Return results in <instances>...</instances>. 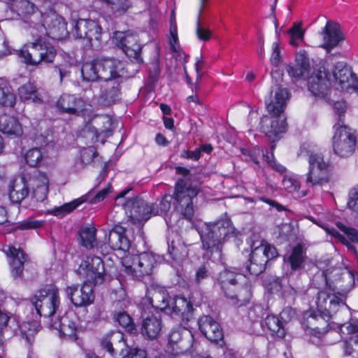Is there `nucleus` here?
Segmentation results:
<instances>
[{
    "label": "nucleus",
    "instance_id": "nucleus-1",
    "mask_svg": "<svg viewBox=\"0 0 358 358\" xmlns=\"http://www.w3.org/2000/svg\"><path fill=\"white\" fill-rule=\"evenodd\" d=\"M308 87L313 96L329 101L336 91L358 94V78L345 63L337 62L330 71L315 70L308 78Z\"/></svg>",
    "mask_w": 358,
    "mask_h": 358
},
{
    "label": "nucleus",
    "instance_id": "nucleus-2",
    "mask_svg": "<svg viewBox=\"0 0 358 358\" xmlns=\"http://www.w3.org/2000/svg\"><path fill=\"white\" fill-rule=\"evenodd\" d=\"M82 76L87 81L103 80L104 90L100 96V103L110 105L120 98L119 81L124 73V63L115 58H99L85 63L81 69Z\"/></svg>",
    "mask_w": 358,
    "mask_h": 358
},
{
    "label": "nucleus",
    "instance_id": "nucleus-3",
    "mask_svg": "<svg viewBox=\"0 0 358 358\" xmlns=\"http://www.w3.org/2000/svg\"><path fill=\"white\" fill-rule=\"evenodd\" d=\"M289 93L285 88L275 87L266 100L269 115L264 116L261 121V129L272 141H278L280 135L286 131L285 118L282 115L285 110Z\"/></svg>",
    "mask_w": 358,
    "mask_h": 358
},
{
    "label": "nucleus",
    "instance_id": "nucleus-4",
    "mask_svg": "<svg viewBox=\"0 0 358 358\" xmlns=\"http://www.w3.org/2000/svg\"><path fill=\"white\" fill-rule=\"evenodd\" d=\"M217 282L229 304L241 306L250 300L251 285L245 275L225 268L220 273Z\"/></svg>",
    "mask_w": 358,
    "mask_h": 358
},
{
    "label": "nucleus",
    "instance_id": "nucleus-5",
    "mask_svg": "<svg viewBox=\"0 0 358 358\" xmlns=\"http://www.w3.org/2000/svg\"><path fill=\"white\" fill-rule=\"evenodd\" d=\"M147 298L151 306L171 315L178 316L183 321H189L193 315V306L190 301L184 296L171 298L165 292L149 291Z\"/></svg>",
    "mask_w": 358,
    "mask_h": 358
},
{
    "label": "nucleus",
    "instance_id": "nucleus-6",
    "mask_svg": "<svg viewBox=\"0 0 358 358\" xmlns=\"http://www.w3.org/2000/svg\"><path fill=\"white\" fill-rule=\"evenodd\" d=\"M197 230L202 241L203 248L212 254L217 253L219 257L222 245L234 234V228L229 219L220 220L215 223H203Z\"/></svg>",
    "mask_w": 358,
    "mask_h": 358
},
{
    "label": "nucleus",
    "instance_id": "nucleus-7",
    "mask_svg": "<svg viewBox=\"0 0 358 358\" xmlns=\"http://www.w3.org/2000/svg\"><path fill=\"white\" fill-rule=\"evenodd\" d=\"M177 173L183 175L184 178L178 179L174 192L176 201V210L185 217L190 220L193 216V199L199 192L196 182H193L189 178V171L185 168H177Z\"/></svg>",
    "mask_w": 358,
    "mask_h": 358
},
{
    "label": "nucleus",
    "instance_id": "nucleus-8",
    "mask_svg": "<svg viewBox=\"0 0 358 358\" xmlns=\"http://www.w3.org/2000/svg\"><path fill=\"white\" fill-rule=\"evenodd\" d=\"M32 38V42L27 43L20 50H15L21 62L31 66H37L42 63H52L57 55L55 48L45 42V38Z\"/></svg>",
    "mask_w": 358,
    "mask_h": 358
},
{
    "label": "nucleus",
    "instance_id": "nucleus-9",
    "mask_svg": "<svg viewBox=\"0 0 358 358\" xmlns=\"http://www.w3.org/2000/svg\"><path fill=\"white\" fill-rule=\"evenodd\" d=\"M67 22L65 19L55 11L50 10L41 14V18L34 28L31 29V37L50 38L62 41L69 36Z\"/></svg>",
    "mask_w": 358,
    "mask_h": 358
},
{
    "label": "nucleus",
    "instance_id": "nucleus-10",
    "mask_svg": "<svg viewBox=\"0 0 358 358\" xmlns=\"http://www.w3.org/2000/svg\"><path fill=\"white\" fill-rule=\"evenodd\" d=\"M250 245L252 252L247 268L251 274L257 275L265 270L266 263L278 254L273 245L264 240L251 238Z\"/></svg>",
    "mask_w": 358,
    "mask_h": 358
},
{
    "label": "nucleus",
    "instance_id": "nucleus-11",
    "mask_svg": "<svg viewBox=\"0 0 358 358\" xmlns=\"http://www.w3.org/2000/svg\"><path fill=\"white\" fill-rule=\"evenodd\" d=\"M3 327L14 334L24 338L29 343H32L34 336L40 328L39 323L36 320L24 321L20 323L16 316H8L0 311V350L2 351L4 349V341L2 336Z\"/></svg>",
    "mask_w": 358,
    "mask_h": 358
},
{
    "label": "nucleus",
    "instance_id": "nucleus-12",
    "mask_svg": "<svg viewBox=\"0 0 358 358\" xmlns=\"http://www.w3.org/2000/svg\"><path fill=\"white\" fill-rule=\"evenodd\" d=\"M79 276L90 285H101L106 278L103 260L98 256H87L77 269Z\"/></svg>",
    "mask_w": 358,
    "mask_h": 358
},
{
    "label": "nucleus",
    "instance_id": "nucleus-13",
    "mask_svg": "<svg viewBox=\"0 0 358 358\" xmlns=\"http://www.w3.org/2000/svg\"><path fill=\"white\" fill-rule=\"evenodd\" d=\"M332 148L334 153L341 157H348L355 150L357 136L349 127L336 124L334 126Z\"/></svg>",
    "mask_w": 358,
    "mask_h": 358
},
{
    "label": "nucleus",
    "instance_id": "nucleus-14",
    "mask_svg": "<svg viewBox=\"0 0 358 358\" xmlns=\"http://www.w3.org/2000/svg\"><path fill=\"white\" fill-rule=\"evenodd\" d=\"M31 302L40 316L50 317L59 306V291L53 286L45 287L34 295Z\"/></svg>",
    "mask_w": 358,
    "mask_h": 358
},
{
    "label": "nucleus",
    "instance_id": "nucleus-15",
    "mask_svg": "<svg viewBox=\"0 0 358 358\" xmlns=\"http://www.w3.org/2000/svg\"><path fill=\"white\" fill-rule=\"evenodd\" d=\"M192 339V333L185 328L178 326L172 329L165 350L166 358H178L183 355L191 347Z\"/></svg>",
    "mask_w": 358,
    "mask_h": 358
},
{
    "label": "nucleus",
    "instance_id": "nucleus-16",
    "mask_svg": "<svg viewBox=\"0 0 358 358\" xmlns=\"http://www.w3.org/2000/svg\"><path fill=\"white\" fill-rule=\"evenodd\" d=\"M9 8L22 20V27L29 34L40 20L41 14L44 13L31 0H15Z\"/></svg>",
    "mask_w": 358,
    "mask_h": 358
},
{
    "label": "nucleus",
    "instance_id": "nucleus-17",
    "mask_svg": "<svg viewBox=\"0 0 358 358\" xmlns=\"http://www.w3.org/2000/svg\"><path fill=\"white\" fill-rule=\"evenodd\" d=\"M72 34L76 38L87 40L91 48H99L102 35L101 26L92 20L80 19L75 22Z\"/></svg>",
    "mask_w": 358,
    "mask_h": 358
},
{
    "label": "nucleus",
    "instance_id": "nucleus-18",
    "mask_svg": "<svg viewBox=\"0 0 358 358\" xmlns=\"http://www.w3.org/2000/svg\"><path fill=\"white\" fill-rule=\"evenodd\" d=\"M112 41L131 60L137 63L142 62L141 57V46L138 43V36L132 31H115L113 34Z\"/></svg>",
    "mask_w": 358,
    "mask_h": 358
},
{
    "label": "nucleus",
    "instance_id": "nucleus-19",
    "mask_svg": "<svg viewBox=\"0 0 358 358\" xmlns=\"http://www.w3.org/2000/svg\"><path fill=\"white\" fill-rule=\"evenodd\" d=\"M57 107L61 112L70 115L85 117H90L92 115V106L72 94H62L57 102Z\"/></svg>",
    "mask_w": 358,
    "mask_h": 358
},
{
    "label": "nucleus",
    "instance_id": "nucleus-20",
    "mask_svg": "<svg viewBox=\"0 0 358 358\" xmlns=\"http://www.w3.org/2000/svg\"><path fill=\"white\" fill-rule=\"evenodd\" d=\"M78 324V318L72 310L50 322V326L58 331L61 338L70 341L77 339Z\"/></svg>",
    "mask_w": 358,
    "mask_h": 358
},
{
    "label": "nucleus",
    "instance_id": "nucleus-21",
    "mask_svg": "<svg viewBox=\"0 0 358 358\" xmlns=\"http://www.w3.org/2000/svg\"><path fill=\"white\" fill-rule=\"evenodd\" d=\"M103 231L106 233L105 241H108L111 249L116 251V256L119 259L129 252L130 241L125 235L124 227L115 225L113 229H103Z\"/></svg>",
    "mask_w": 358,
    "mask_h": 358
},
{
    "label": "nucleus",
    "instance_id": "nucleus-22",
    "mask_svg": "<svg viewBox=\"0 0 358 358\" xmlns=\"http://www.w3.org/2000/svg\"><path fill=\"white\" fill-rule=\"evenodd\" d=\"M125 210L127 214L129 213V217L134 223L145 222L151 215L159 213V211L155 210L153 205H148L141 199H135L127 201Z\"/></svg>",
    "mask_w": 358,
    "mask_h": 358
},
{
    "label": "nucleus",
    "instance_id": "nucleus-23",
    "mask_svg": "<svg viewBox=\"0 0 358 358\" xmlns=\"http://www.w3.org/2000/svg\"><path fill=\"white\" fill-rule=\"evenodd\" d=\"M315 305L320 315L324 318L330 317L332 313L338 310L341 305L344 306L345 303L342 299L335 294H330L326 291H320L316 297Z\"/></svg>",
    "mask_w": 358,
    "mask_h": 358
},
{
    "label": "nucleus",
    "instance_id": "nucleus-24",
    "mask_svg": "<svg viewBox=\"0 0 358 358\" xmlns=\"http://www.w3.org/2000/svg\"><path fill=\"white\" fill-rule=\"evenodd\" d=\"M320 34L323 41L321 47L324 48L328 52L345 39L340 25L333 21H327Z\"/></svg>",
    "mask_w": 358,
    "mask_h": 358
},
{
    "label": "nucleus",
    "instance_id": "nucleus-25",
    "mask_svg": "<svg viewBox=\"0 0 358 358\" xmlns=\"http://www.w3.org/2000/svg\"><path fill=\"white\" fill-rule=\"evenodd\" d=\"M66 293L72 303L77 307L88 306L94 301L92 285L86 282H84V285L80 289L78 285L67 287Z\"/></svg>",
    "mask_w": 358,
    "mask_h": 358
},
{
    "label": "nucleus",
    "instance_id": "nucleus-26",
    "mask_svg": "<svg viewBox=\"0 0 358 358\" xmlns=\"http://www.w3.org/2000/svg\"><path fill=\"white\" fill-rule=\"evenodd\" d=\"M31 195L36 201H43L49 190V179L46 174L42 172L36 171L34 174L27 178Z\"/></svg>",
    "mask_w": 358,
    "mask_h": 358
},
{
    "label": "nucleus",
    "instance_id": "nucleus-27",
    "mask_svg": "<svg viewBox=\"0 0 358 358\" xmlns=\"http://www.w3.org/2000/svg\"><path fill=\"white\" fill-rule=\"evenodd\" d=\"M3 250L8 258L13 276L15 278L21 276L24 264L27 261V256L23 250L20 248L10 245H5Z\"/></svg>",
    "mask_w": 358,
    "mask_h": 358
},
{
    "label": "nucleus",
    "instance_id": "nucleus-28",
    "mask_svg": "<svg viewBox=\"0 0 358 358\" xmlns=\"http://www.w3.org/2000/svg\"><path fill=\"white\" fill-rule=\"evenodd\" d=\"M301 155L307 157L308 169L331 171L329 162L324 160L323 155L317 150L315 146L303 145L301 148Z\"/></svg>",
    "mask_w": 358,
    "mask_h": 358
},
{
    "label": "nucleus",
    "instance_id": "nucleus-29",
    "mask_svg": "<svg viewBox=\"0 0 358 358\" xmlns=\"http://www.w3.org/2000/svg\"><path fill=\"white\" fill-rule=\"evenodd\" d=\"M198 325L201 332L210 341L217 342L222 339V330L218 322L211 317L207 315L201 317L198 320Z\"/></svg>",
    "mask_w": 358,
    "mask_h": 358
},
{
    "label": "nucleus",
    "instance_id": "nucleus-30",
    "mask_svg": "<svg viewBox=\"0 0 358 358\" xmlns=\"http://www.w3.org/2000/svg\"><path fill=\"white\" fill-rule=\"evenodd\" d=\"M29 194H31V191L27 182L26 176L15 178L10 182L8 195L12 202L20 203Z\"/></svg>",
    "mask_w": 358,
    "mask_h": 358
},
{
    "label": "nucleus",
    "instance_id": "nucleus-31",
    "mask_svg": "<svg viewBox=\"0 0 358 358\" xmlns=\"http://www.w3.org/2000/svg\"><path fill=\"white\" fill-rule=\"evenodd\" d=\"M310 62L305 50H300L296 54L295 63L287 67L289 75L296 80L300 79L309 71Z\"/></svg>",
    "mask_w": 358,
    "mask_h": 358
},
{
    "label": "nucleus",
    "instance_id": "nucleus-32",
    "mask_svg": "<svg viewBox=\"0 0 358 358\" xmlns=\"http://www.w3.org/2000/svg\"><path fill=\"white\" fill-rule=\"evenodd\" d=\"M0 131L12 137H18L23 134L22 124L18 120L6 114L0 115Z\"/></svg>",
    "mask_w": 358,
    "mask_h": 358
},
{
    "label": "nucleus",
    "instance_id": "nucleus-33",
    "mask_svg": "<svg viewBox=\"0 0 358 358\" xmlns=\"http://www.w3.org/2000/svg\"><path fill=\"white\" fill-rule=\"evenodd\" d=\"M162 324L161 320L155 315L147 317L141 326L142 335L149 339L157 338L161 334Z\"/></svg>",
    "mask_w": 358,
    "mask_h": 358
},
{
    "label": "nucleus",
    "instance_id": "nucleus-34",
    "mask_svg": "<svg viewBox=\"0 0 358 358\" xmlns=\"http://www.w3.org/2000/svg\"><path fill=\"white\" fill-rule=\"evenodd\" d=\"M140 259V254L134 255L128 252L122 257H120V263L122 266L123 271L126 274L131 276L134 278H140V274L137 272L140 270L138 266V259Z\"/></svg>",
    "mask_w": 358,
    "mask_h": 358
},
{
    "label": "nucleus",
    "instance_id": "nucleus-35",
    "mask_svg": "<svg viewBox=\"0 0 358 358\" xmlns=\"http://www.w3.org/2000/svg\"><path fill=\"white\" fill-rule=\"evenodd\" d=\"M282 185L287 192L292 194L296 198H302L306 195L305 190H300L299 176L293 173L285 175Z\"/></svg>",
    "mask_w": 358,
    "mask_h": 358
},
{
    "label": "nucleus",
    "instance_id": "nucleus-36",
    "mask_svg": "<svg viewBox=\"0 0 358 358\" xmlns=\"http://www.w3.org/2000/svg\"><path fill=\"white\" fill-rule=\"evenodd\" d=\"M157 257L150 252H144L140 253V259H138V266L140 270L137 272L140 274V278L150 275L157 264Z\"/></svg>",
    "mask_w": 358,
    "mask_h": 358
},
{
    "label": "nucleus",
    "instance_id": "nucleus-37",
    "mask_svg": "<svg viewBox=\"0 0 358 358\" xmlns=\"http://www.w3.org/2000/svg\"><path fill=\"white\" fill-rule=\"evenodd\" d=\"M319 217H320L318 219H315L312 216H308L307 217V218L311 222H313L314 224H317V226L324 229L328 234L332 236L333 237L336 238L339 241H341L342 243L346 245L349 250L355 252V247L350 244L348 243V241L343 235L338 233L336 229L330 227L328 224L324 222L325 217L324 213H321L320 215H319Z\"/></svg>",
    "mask_w": 358,
    "mask_h": 358
},
{
    "label": "nucleus",
    "instance_id": "nucleus-38",
    "mask_svg": "<svg viewBox=\"0 0 358 358\" xmlns=\"http://www.w3.org/2000/svg\"><path fill=\"white\" fill-rule=\"evenodd\" d=\"M48 158V153L45 148H33L29 150L24 155L27 164L32 167L44 164Z\"/></svg>",
    "mask_w": 358,
    "mask_h": 358
},
{
    "label": "nucleus",
    "instance_id": "nucleus-39",
    "mask_svg": "<svg viewBox=\"0 0 358 358\" xmlns=\"http://www.w3.org/2000/svg\"><path fill=\"white\" fill-rule=\"evenodd\" d=\"M331 171L308 169L306 174V183L310 185H323L329 182Z\"/></svg>",
    "mask_w": 358,
    "mask_h": 358
},
{
    "label": "nucleus",
    "instance_id": "nucleus-40",
    "mask_svg": "<svg viewBox=\"0 0 358 358\" xmlns=\"http://www.w3.org/2000/svg\"><path fill=\"white\" fill-rule=\"evenodd\" d=\"M306 259V253L301 245L299 244L293 248L291 254L288 257V262L292 271L300 269Z\"/></svg>",
    "mask_w": 358,
    "mask_h": 358
},
{
    "label": "nucleus",
    "instance_id": "nucleus-41",
    "mask_svg": "<svg viewBox=\"0 0 358 358\" xmlns=\"http://www.w3.org/2000/svg\"><path fill=\"white\" fill-rule=\"evenodd\" d=\"M18 94L20 99L29 101L33 103H40L41 99L36 90V87L30 82L22 85L18 89Z\"/></svg>",
    "mask_w": 358,
    "mask_h": 358
},
{
    "label": "nucleus",
    "instance_id": "nucleus-42",
    "mask_svg": "<svg viewBox=\"0 0 358 358\" xmlns=\"http://www.w3.org/2000/svg\"><path fill=\"white\" fill-rule=\"evenodd\" d=\"M264 324L273 334H275L280 338H283L285 336V331L282 326V323L276 316L267 315L264 321Z\"/></svg>",
    "mask_w": 358,
    "mask_h": 358
},
{
    "label": "nucleus",
    "instance_id": "nucleus-43",
    "mask_svg": "<svg viewBox=\"0 0 358 358\" xmlns=\"http://www.w3.org/2000/svg\"><path fill=\"white\" fill-rule=\"evenodd\" d=\"M15 96L10 91L7 84L0 79V106L13 107L15 103Z\"/></svg>",
    "mask_w": 358,
    "mask_h": 358
},
{
    "label": "nucleus",
    "instance_id": "nucleus-44",
    "mask_svg": "<svg viewBox=\"0 0 358 358\" xmlns=\"http://www.w3.org/2000/svg\"><path fill=\"white\" fill-rule=\"evenodd\" d=\"M81 244L87 249L94 247L96 243V229L93 226L85 227L80 231Z\"/></svg>",
    "mask_w": 358,
    "mask_h": 358
},
{
    "label": "nucleus",
    "instance_id": "nucleus-45",
    "mask_svg": "<svg viewBox=\"0 0 358 358\" xmlns=\"http://www.w3.org/2000/svg\"><path fill=\"white\" fill-rule=\"evenodd\" d=\"M82 204V201L76 199L71 202L66 203L62 206L55 207L48 210L49 214L53 215L57 217H64L66 214L72 212L80 205Z\"/></svg>",
    "mask_w": 358,
    "mask_h": 358
},
{
    "label": "nucleus",
    "instance_id": "nucleus-46",
    "mask_svg": "<svg viewBox=\"0 0 358 358\" xmlns=\"http://www.w3.org/2000/svg\"><path fill=\"white\" fill-rule=\"evenodd\" d=\"M110 192V187L108 186L106 188L101 189L96 194H94V192L92 190H91L85 195H83L82 196L78 199V200L82 201V203L87 201L90 203L94 204L103 201L107 196Z\"/></svg>",
    "mask_w": 358,
    "mask_h": 358
},
{
    "label": "nucleus",
    "instance_id": "nucleus-47",
    "mask_svg": "<svg viewBox=\"0 0 358 358\" xmlns=\"http://www.w3.org/2000/svg\"><path fill=\"white\" fill-rule=\"evenodd\" d=\"M114 319L129 334H135L136 333L137 330L131 317L125 312H119L116 313L114 315Z\"/></svg>",
    "mask_w": 358,
    "mask_h": 358
},
{
    "label": "nucleus",
    "instance_id": "nucleus-48",
    "mask_svg": "<svg viewBox=\"0 0 358 358\" xmlns=\"http://www.w3.org/2000/svg\"><path fill=\"white\" fill-rule=\"evenodd\" d=\"M96 155V150L94 147L83 148L80 151V156L76 162V164L79 168L82 169L85 166L92 163Z\"/></svg>",
    "mask_w": 358,
    "mask_h": 358
},
{
    "label": "nucleus",
    "instance_id": "nucleus-49",
    "mask_svg": "<svg viewBox=\"0 0 358 358\" xmlns=\"http://www.w3.org/2000/svg\"><path fill=\"white\" fill-rule=\"evenodd\" d=\"M342 348L345 356L358 358V335L352 336L343 343Z\"/></svg>",
    "mask_w": 358,
    "mask_h": 358
},
{
    "label": "nucleus",
    "instance_id": "nucleus-50",
    "mask_svg": "<svg viewBox=\"0 0 358 358\" xmlns=\"http://www.w3.org/2000/svg\"><path fill=\"white\" fill-rule=\"evenodd\" d=\"M288 33L290 35L289 43L292 46L297 47V41H303L304 31L301 28V24L294 23L293 27L288 30Z\"/></svg>",
    "mask_w": 358,
    "mask_h": 358
},
{
    "label": "nucleus",
    "instance_id": "nucleus-51",
    "mask_svg": "<svg viewBox=\"0 0 358 358\" xmlns=\"http://www.w3.org/2000/svg\"><path fill=\"white\" fill-rule=\"evenodd\" d=\"M168 252L170 257L177 262H181L187 255L185 246H181L180 250L173 245H171V247L169 246Z\"/></svg>",
    "mask_w": 358,
    "mask_h": 358
},
{
    "label": "nucleus",
    "instance_id": "nucleus-52",
    "mask_svg": "<svg viewBox=\"0 0 358 358\" xmlns=\"http://www.w3.org/2000/svg\"><path fill=\"white\" fill-rule=\"evenodd\" d=\"M336 226L352 243H358V231L355 229L347 227L341 222L336 223Z\"/></svg>",
    "mask_w": 358,
    "mask_h": 358
},
{
    "label": "nucleus",
    "instance_id": "nucleus-53",
    "mask_svg": "<svg viewBox=\"0 0 358 358\" xmlns=\"http://www.w3.org/2000/svg\"><path fill=\"white\" fill-rule=\"evenodd\" d=\"M348 206L350 209L358 213V185L350 191Z\"/></svg>",
    "mask_w": 358,
    "mask_h": 358
},
{
    "label": "nucleus",
    "instance_id": "nucleus-54",
    "mask_svg": "<svg viewBox=\"0 0 358 358\" xmlns=\"http://www.w3.org/2000/svg\"><path fill=\"white\" fill-rule=\"evenodd\" d=\"M196 34L201 41H207L211 38V31L206 27H202L198 21L196 28Z\"/></svg>",
    "mask_w": 358,
    "mask_h": 358
},
{
    "label": "nucleus",
    "instance_id": "nucleus-55",
    "mask_svg": "<svg viewBox=\"0 0 358 358\" xmlns=\"http://www.w3.org/2000/svg\"><path fill=\"white\" fill-rule=\"evenodd\" d=\"M242 154L245 156V159L247 161H252L255 164H258V157L262 152L260 148H255L254 150H249L247 149H241Z\"/></svg>",
    "mask_w": 358,
    "mask_h": 358
},
{
    "label": "nucleus",
    "instance_id": "nucleus-56",
    "mask_svg": "<svg viewBox=\"0 0 358 358\" xmlns=\"http://www.w3.org/2000/svg\"><path fill=\"white\" fill-rule=\"evenodd\" d=\"M263 157L265 159L266 162L268 163V166H271L273 170L276 171L277 172H279L280 173H282L285 171V167L278 164L273 159V153H271V155H269L268 154H263Z\"/></svg>",
    "mask_w": 358,
    "mask_h": 358
},
{
    "label": "nucleus",
    "instance_id": "nucleus-57",
    "mask_svg": "<svg viewBox=\"0 0 358 358\" xmlns=\"http://www.w3.org/2000/svg\"><path fill=\"white\" fill-rule=\"evenodd\" d=\"M43 223L44 222L42 220L27 219L20 224L19 228L21 229H34L41 227Z\"/></svg>",
    "mask_w": 358,
    "mask_h": 358
},
{
    "label": "nucleus",
    "instance_id": "nucleus-58",
    "mask_svg": "<svg viewBox=\"0 0 358 358\" xmlns=\"http://www.w3.org/2000/svg\"><path fill=\"white\" fill-rule=\"evenodd\" d=\"M171 201L172 196L171 195H165L159 203V208H155V210L159 211L158 214L167 213L171 208Z\"/></svg>",
    "mask_w": 358,
    "mask_h": 358
},
{
    "label": "nucleus",
    "instance_id": "nucleus-59",
    "mask_svg": "<svg viewBox=\"0 0 358 358\" xmlns=\"http://www.w3.org/2000/svg\"><path fill=\"white\" fill-rule=\"evenodd\" d=\"M280 62V50L278 43H273L272 45V54L271 57V62L275 65L278 64Z\"/></svg>",
    "mask_w": 358,
    "mask_h": 358
},
{
    "label": "nucleus",
    "instance_id": "nucleus-60",
    "mask_svg": "<svg viewBox=\"0 0 358 358\" xmlns=\"http://www.w3.org/2000/svg\"><path fill=\"white\" fill-rule=\"evenodd\" d=\"M343 328H345L347 334L355 333L358 331V322L352 320L350 323L341 324L339 327V329L343 334H345V331L343 330Z\"/></svg>",
    "mask_w": 358,
    "mask_h": 358
},
{
    "label": "nucleus",
    "instance_id": "nucleus-61",
    "mask_svg": "<svg viewBox=\"0 0 358 358\" xmlns=\"http://www.w3.org/2000/svg\"><path fill=\"white\" fill-rule=\"evenodd\" d=\"M209 275V272L206 266H200L196 272V281L200 282L201 280L207 278Z\"/></svg>",
    "mask_w": 358,
    "mask_h": 358
},
{
    "label": "nucleus",
    "instance_id": "nucleus-62",
    "mask_svg": "<svg viewBox=\"0 0 358 358\" xmlns=\"http://www.w3.org/2000/svg\"><path fill=\"white\" fill-rule=\"evenodd\" d=\"M55 69L59 73L61 82L70 74L69 67L66 65L60 64L55 66Z\"/></svg>",
    "mask_w": 358,
    "mask_h": 358
},
{
    "label": "nucleus",
    "instance_id": "nucleus-63",
    "mask_svg": "<svg viewBox=\"0 0 358 358\" xmlns=\"http://www.w3.org/2000/svg\"><path fill=\"white\" fill-rule=\"evenodd\" d=\"M334 108L335 112L338 115L339 117L345 113L346 109V103L344 101H334Z\"/></svg>",
    "mask_w": 358,
    "mask_h": 358
},
{
    "label": "nucleus",
    "instance_id": "nucleus-64",
    "mask_svg": "<svg viewBox=\"0 0 358 358\" xmlns=\"http://www.w3.org/2000/svg\"><path fill=\"white\" fill-rule=\"evenodd\" d=\"M327 332L322 329H320L319 328H314V329H310L309 330V334L313 336V343H316V341L314 340V338H322V337L324 336V335L327 334Z\"/></svg>",
    "mask_w": 358,
    "mask_h": 358
}]
</instances>
